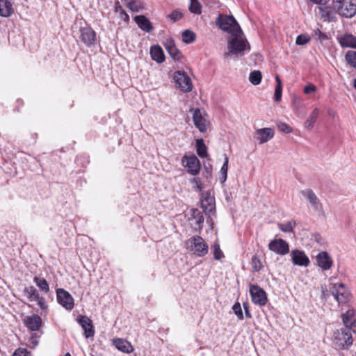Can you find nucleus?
Instances as JSON below:
<instances>
[{
	"label": "nucleus",
	"mask_w": 356,
	"mask_h": 356,
	"mask_svg": "<svg viewBox=\"0 0 356 356\" xmlns=\"http://www.w3.org/2000/svg\"><path fill=\"white\" fill-rule=\"evenodd\" d=\"M216 24L223 31L230 33L227 42L228 52L225 57L243 56L245 49H250V45L246 39L243 38V31L232 15L220 14L216 21Z\"/></svg>",
	"instance_id": "obj_1"
},
{
	"label": "nucleus",
	"mask_w": 356,
	"mask_h": 356,
	"mask_svg": "<svg viewBox=\"0 0 356 356\" xmlns=\"http://www.w3.org/2000/svg\"><path fill=\"white\" fill-rule=\"evenodd\" d=\"M24 323L28 330L38 332L32 333L29 340L28 346L33 349L38 345L39 339L43 334V332L40 330L42 324V318L38 314L27 316L24 318Z\"/></svg>",
	"instance_id": "obj_2"
},
{
	"label": "nucleus",
	"mask_w": 356,
	"mask_h": 356,
	"mask_svg": "<svg viewBox=\"0 0 356 356\" xmlns=\"http://www.w3.org/2000/svg\"><path fill=\"white\" fill-rule=\"evenodd\" d=\"M332 6L337 13L346 18L356 15V0H332Z\"/></svg>",
	"instance_id": "obj_3"
},
{
	"label": "nucleus",
	"mask_w": 356,
	"mask_h": 356,
	"mask_svg": "<svg viewBox=\"0 0 356 356\" xmlns=\"http://www.w3.org/2000/svg\"><path fill=\"white\" fill-rule=\"evenodd\" d=\"M182 165L187 168L188 173L192 175H197L200 170V162L197 157L193 154L191 156H184L181 159Z\"/></svg>",
	"instance_id": "obj_4"
},
{
	"label": "nucleus",
	"mask_w": 356,
	"mask_h": 356,
	"mask_svg": "<svg viewBox=\"0 0 356 356\" xmlns=\"http://www.w3.org/2000/svg\"><path fill=\"white\" fill-rule=\"evenodd\" d=\"M191 250L198 257H204L208 253V245L204 240L200 236H195L189 239Z\"/></svg>",
	"instance_id": "obj_5"
},
{
	"label": "nucleus",
	"mask_w": 356,
	"mask_h": 356,
	"mask_svg": "<svg viewBox=\"0 0 356 356\" xmlns=\"http://www.w3.org/2000/svg\"><path fill=\"white\" fill-rule=\"evenodd\" d=\"M252 301L258 305L264 306L266 304L268 298L265 291L257 284H252L250 288Z\"/></svg>",
	"instance_id": "obj_6"
},
{
	"label": "nucleus",
	"mask_w": 356,
	"mask_h": 356,
	"mask_svg": "<svg viewBox=\"0 0 356 356\" xmlns=\"http://www.w3.org/2000/svg\"><path fill=\"white\" fill-rule=\"evenodd\" d=\"M58 302L67 310L71 311L74 306V298L72 295L63 289L56 290Z\"/></svg>",
	"instance_id": "obj_7"
},
{
	"label": "nucleus",
	"mask_w": 356,
	"mask_h": 356,
	"mask_svg": "<svg viewBox=\"0 0 356 356\" xmlns=\"http://www.w3.org/2000/svg\"><path fill=\"white\" fill-rule=\"evenodd\" d=\"M350 330L346 327L339 330L334 333L337 343L343 348H347L353 344V337Z\"/></svg>",
	"instance_id": "obj_8"
},
{
	"label": "nucleus",
	"mask_w": 356,
	"mask_h": 356,
	"mask_svg": "<svg viewBox=\"0 0 356 356\" xmlns=\"http://www.w3.org/2000/svg\"><path fill=\"white\" fill-rule=\"evenodd\" d=\"M81 41L90 47L94 45L97 40L96 32L90 26L81 27L79 29Z\"/></svg>",
	"instance_id": "obj_9"
},
{
	"label": "nucleus",
	"mask_w": 356,
	"mask_h": 356,
	"mask_svg": "<svg viewBox=\"0 0 356 356\" xmlns=\"http://www.w3.org/2000/svg\"><path fill=\"white\" fill-rule=\"evenodd\" d=\"M173 79L179 88L184 92H190L192 90V83L190 77L185 72L177 71L174 74Z\"/></svg>",
	"instance_id": "obj_10"
},
{
	"label": "nucleus",
	"mask_w": 356,
	"mask_h": 356,
	"mask_svg": "<svg viewBox=\"0 0 356 356\" xmlns=\"http://www.w3.org/2000/svg\"><path fill=\"white\" fill-rule=\"evenodd\" d=\"M331 292L339 303H345L349 298L350 293L343 283L334 284L331 289Z\"/></svg>",
	"instance_id": "obj_11"
},
{
	"label": "nucleus",
	"mask_w": 356,
	"mask_h": 356,
	"mask_svg": "<svg viewBox=\"0 0 356 356\" xmlns=\"http://www.w3.org/2000/svg\"><path fill=\"white\" fill-rule=\"evenodd\" d=\"M268 248L270 250L280 255H285L289 252V245L282 238L271 241L268 243Z\"/></svg>",
	"instance_id": "obj_12"
},
{
	"label": "nucleus",
	"mask_w": 356,
	"mask_h": 356,
	"mask_svg": "<svg viewBox=\"0 0 356 356\" xmlns=\"http://www.w3.org/2000/svg\"><path fill=\"white\" fill-rule=\"evenodd\" d=\"M193 120L194 124L198 130L204 133L207 130V121L204 117V112L201 111L200 108L195 109L193 114Z\"/></svg>",
	"instance_id": "obj_13"
},
{
	"label": "nucleus",
	"mask_w": 356,
	"mask_h": 356,
	"mask_svg": "<svg viewBox=\"0 0 356 356\" xmlns=\"http://www.w3.org/2000/svg\"><path fill=\"white\" fill-rule=\"evenodd\" d=\"M318 14L324 22H336L337 12L331 6H318Z\"/></svg>",
	"instance_id": "obj_14"
},
{
	"label": "nucleus",
	"mask_w": 356,
	"mask_h": 356,
	"mask_svg": "<svg viewBox=\"0 0 356 356\" xmlns=\"http://www.w3.org/2000/svg\"><path fill=\"white\" fill-rule=\"evenodd\" d=\"M317 265L323 270H327L331 268L333 264V260L325 251L320 252L316 257Z\"/></svg>",
	"instance_id": "obj_15"
},
{
	"label": "nucleus",
	"mask_w": 356,
	"mask_h": 356,
	"mask_svg": "<svg viewBox=\"0 0 356 356\" xmlns=\"http://www.w3.org/2000/svg\"><path fill=\"white\" fill-rule=\"evenodd\" d=\"M291 256L294 265L299 266H307L310 263L309 257L303 251L293 250L291 252Z\"/></svg>",
	"instance_id": "obj_16"
},
{
	"label": "nucleus",
	"mask_w": 356,
	"mask_h": 356,
	"mask_svg": "<svg viewBox=\"0 0 356 356\" xmlns=\"http://www.w3.org/2000/svg\"><path fill=\"white\" fill-rule=\"evenodd\" d=\"M302 195L308 200L312 208L316 211H321L323 209L322 204L319 199L312 189H305L301 191Z\"/></svg>",
	"instance_id": "obj_17"
},
{
	"label": "nucleus",
	"mask_w": 356,
	"mask_h": 356,
	"mask_svg": "<svg viewBox=\"0 0 356 356\" xmlns=\"http://www.w3.org/2000/svg\"><path fill=\"white\" fill-rule=\"evenodd\" d=\"M342 321L347 329L356 332V315L353 309H348L342 314Z\"/></svg>",
	"instance_id": "obj_18"
},
{
	"label": "nucleus",
	"mask_w": 356,
	"mask_h": 356,
	"mask_svg": "<svg viewBox=\"0 0 356 356\" xmlns=\"http://www.w3.org/2000/svg\"><path fill=\"white\" fill-rule=\"evenodd\" d=\"M165 48L170 57L175 60H179L182 57L181 52L177 48L175 42L172 38L166 40Z\"/></svg>",
	"instance_id": "obj_19"
},
{
	"label": "nucleus",
	"mask_w": 356,
	"mask_h": 356,
	"mask_svg": "<svg viewBox=\"0 0 356 356\" xmlns=\"http://www.w3.org/2000/svg\"><path fill=\"white\" fill-rule=\"evenodd\" d=\"M79 323L84 330V334L86 338L92 337L95 334L94 327L92 321L87 316H81Z\"/></svg>",
	"instance_id": "obj_20"
},
{
	"label": "nucleus",
	"mask_w": 356,
	"mask_h": 356,
	"mask_svg": "<svg viewBox=\"0 0 356 356\" xmlns=\"http://www.w3.org/2000/svg\"><path fill=\"white\" fill-rule=\"evenodd\" d=\"M274 134V130L271 128H262L256 131L257 139L261 144L270 140L273 138Z\"/></svg>",
	"instance_id": "obj_21"
},
{
	"label": "nucleus",
	"mask_w": 356,
	"mask_h": 356,
	"mask_svg": "<svg viewBox=\"0 0 356 356\" xmlns=\"http://www.w3.org/2000/svg\"><path fill=\"white\" fill-rule=\"evenodd\" d=\"M134 22L140 29L147 33L151 32L153 29L151 22L145 15L136 16Z\"/></svg>",
	"instance_id": "obj_22"
},
{
	"label": "nucleus",
	"mask_w": 356,
	"mask_h": 356,
	"mask_svg": "<svg viewBox=\"0 0 356 356\" xmlns=\"http://www.w3.org/2000/svg\"><path fill=\"white\" fill-rule=\"evenodd\" d=\"M338 40L342 47H350L356 49V37L350 33H346L338 37Z\"/></svg>",
	"instance_id": "obj_23"
},
{
	"label": "nucleus",
	"mask_w": 356,
	"mask_h": 356,
	"mask_svg": "<svg viewBox=\"0 0 356 356\" xmlns=\"http://www.w3.org/2000/svg\"><path fill=\"white\" fill-rule=\"evenodd\" d=\"M113 343L118 350L123 353H130L134 350V348L131 343L125 339L120 338L115 339L113 340Z\"/></svg>",
	"instance_id": "obj_24"
},
{
	"label": "nucleus",
	"mask_w": 356,
	"mask_h": 356,
	"mask_svg": "<svg viewBox=\"0 0 356 356\" xmlns=\"http://www.w3.org/2000/svg\"><path fill=\"white\" fill-rule=\"evenodd\" d=\"M151 58L157 63H162L165 61V54L162 48L159 45H153L149 51Z\"/></svg>",
	"instance_id": "obj_25"
},
{
	"label": "nucleus",
	"mask_w": 356,
	"mask_h": 356,
	"mask_svg": "<svg viewBox=\"0 0 356 356\" xmlns=\"http://www.w3.org/2000/svg\"><path fill=\"white\" fill-rule=\"evenodd\" d=\"M13 13V5L9 0H0V16L8 17Z\"/></svg>",
	"instance_id": "obj_26"
},
{
	"label": "nucleus",
	"mask_w": 356,
	"mask_h": 356,
	"mask_svg": "<svg viewBox=\"0 0 356 356\" xmlns=\"http://www.w3.org/2000/svg\"><path fill=\"white\" fill-rule=\"evenodd\" d=\"M23 295L30 302L34 301L40 296L39 292L33 286H26L23 290Z\"/></svg>",
	"instance_id": "obj_27"
},
{
	"label": "nucleus",
	"mask_w": 356,
	"mask_h": 356,
	"mask_svg": "<svg viewBox=\"0 0 356 356\" xmlns=\"http://www.w3.org/2000/svg\"><path fill=\"white\" fill-rule=\"evenodd\" d=\"M126 6L134 13H138L145 9V5L141 0H130L127 2Z\"/></svg>",
	"instance_id": "obj_28"
},
{
	"label": "nucleus",
	"mask_w": 356,
	"mask_h": 356,
	"mask_svg": "<svg viewBox=\"0 0 356 356\" xmlns=\"http://www.w3.org/2000/svg\"><path fill=\"white\" fill-rule=\"evenodd\" d=\"M191 216V219L195 220V224L198 227L199 229H202L204 220L202 212L198 209H192Z\"/></svg>",
	"instance_id": "obj_29"
},
{
	"label": "nucleus",
	"mask_w": 356,
	"mask_h": 356,
	"mask_svg": "<svg viewBox=\"0 0 356 356\" xmlns=\"http://www.w3.org/2000/svg\"><path fill=\"white\" fill-rule=\"evenodd\" d=\"M318 109L315 108L305 122V127L306 129L311 130L314 127V125L318 118Z\"/></svg>",
	"instance_id": "obj_30"
},
{
	"label": "nucleus",
	"mask_w": 356,
	"mask_h": 356,
	"mask_svg": "<svg viewBox=\"0 0 356 356\" xmlns=\"http://www.w3.org/2000/svg\"><path fill=\"white\" fill-rule=\"evenodd\" d=\"M33 282L41 291L45 293L49 291V284L44 278L35 276L33 277Z\"/></svg>",
	"instance_id": "obj_31"
},
{
	"label": "nucleus",
	"mask_w": 356,
	"mask_h": 356,
	"mask_svg": "<svg viewBox=\"0 0 356 356\" xmlns=\"http://www.w3.org/2000/svg\"><path fill=\"white\" fill-rule=\"evenodd\" d=\"M196 152L201 158H207L208 156L207 148L203 139H197L196 140Z\"/></svg>",
	"instance_id": "obj_32"
},
{
	"label": "nucleus",
	"mask_w": 356,
	"mask_h": 356,
	"mask_svg": "<svg viewBox=\"0 0 356 356\" xmlns=\"http://www.w3.org/2000/svg\"><path fill=\"white\" fill-rule=\"evenodd\" d=\"M228 163H229V158L225 154V161L220 168V177L219 178L220 183L223 184L226 181L227 178V171H228Z\"/></svg>",
	"instance_id": "obj_33"
},
{
	"label": "nucleus",
	"mask_w": 356,
	"mask_h": 356,
	"mask_svg": "<svg viewBox=\"0 0 356 356\" xmlns=\"http://www.w3.org/2000/svg\"><path fill=\"white\" fill-rule=\"evenodd\" d=\"M276 86L274 93V100L277 102H280L282 99V81L279 76H275Z\"/></svg>",
	"instance_id": "obj_34"
},
{
	"label": "nucleus",
	"mask_w": 356,
	"mask_h": 356,
	"mask_svg": "<svg viewBox=\"0 0 356 356\" xmlns=\"http://www.w3.org/2000/svg\"><path fill=\"white\" fill-rule=\"evenodd\" d=\"M182 40L186 44H191L195 41L196 35L195 33L191 30H185L181 34Z\"/></svg>",
	"instance_id": "obj_35"
},
{
	"label": "nucleus",
	"mask_w": 356,
	"mask_h": 356,
	"mask_svg": "<svg viewBox=\"0 0 356 356\" xmlns=\"http://www.w3.org/2000/svg\"><path fill=\"white\" fill-rule=\"evenodd\" d=\"M114 11L115 13H118L120 15V17L122 20L125 22H128L129 20V15L124 10L122 6L120 4L119 1L115 2Z\"/></svg>",
	"instance_id": "obj_36"
},
{
	"label": "nucleus",
	"mask_w": 356,
	"mask_h": 356,
	"mask_svg": "<svg viewBox=\"0 0 356 356\" xmlns=\"http://www.w3.org/2000/svg\"><path fill=\"white\" fill-rule=\"evenodd\" d=\"M261 79L262 74L261 72L259 70H254L250 72L249 76L250 82L254 86L259 84L261 83Z\"/></svg>",
	"instance_id": "obj_37"
},
{
	"label": "nucleus",
	"mask_w": 356,
	"mask_h": 356,
	"mask_svg": "<svg viewBox=\"0 0 356 356\" xmlns=\"http://www.w3.org/2000/svg\"><path fill=\"white\" fill-rule=\"evenodd\" d=\"M296 225L295 220H291L286 223H279L278 227L283 232H292Z\"/></svg>",
	"instance_id": "obj_38"
},
{
	"label": "nucleus",
	"mask_w": 356,
	"mask_h": 356,
	"mask_svg": "<svg viewBox=\"0 0 356 356\" xmlns=\"http://www.w3.org/2000/svg\"><path fill=\"white\" fill-rule=\"evenodd\" d=\"M347 63L356 69V51L350 50L345 55Z\"/></svg>",
	"instance_id": "obj_39"
},
{
	"label": "nucleus",
	"mask_w": 356,
	"mask_h": 356,
	"mask_svg": "<svg viewBox=\"0 0 356 356\" xmlns=\"http://www.w3.org/2000/svg\"><path fill=\"white\" fill-rule=\"evenodd\" d=\"M189 10L194 14L200 15L202 13V6L198 0H190Z\"/></svg>",
	"instance_id": "obj_40"
},
{
	"label": "nucleus",
	"mask_w": 356,
	"mask_h": 356,
	"mask_svg": "<svg viewBox=\"0 0 356 356\" xmlns=\"http://www.w3.org/2000/svg\"><path fill=\"white\" fill-rule=\"evenodd\" d=\"M251 266L253 271L259 272L261 270L263 266L259 257L257 255H254L251 259Z\"/></svg>",
	"instance_id": "obj_41"
},
{
	"label": "nucleus",
	"mask_w": 356,
	"mask_h": 356,
	"mask_svg": "<svg viewBox=\"0 0 356 356\" xmlns=\"http://www.w3.org/2000/svg\"><path fill=\"white\" fill-rule=\"evenodd\" d=\"M211 198H206L204 200H202V207L204 213H210L214 210L213 206L211 204Z\"/></svg>",
	"instance_id": "obj_42"
},
{
	"label": "nucleus",
	"mask_w": 356,
	"mask_h": 356,
	"mask_svg": "<svg viewBox=\"0 0 356 356\" xmlns=\"http://www.w3.org/2000/svg\"><path fill=\"white\" fill-rule=\"evenodd\" d=\"M311 40L309 35L307 34H300L297 36L296 40V44L297 45H305L307 44Z\"/></svg>",
	"instance_id": "obj_43"
},
{
	"label": "nucleus",
	"mask_w": 356,
	"mask_h": 356,
	"mask_svg": "<svg viewBox=\"0 0 356 356\" xmlns=\"http://www.w3.org/2000/svg\"><path fill=\"white\" fill-rule=\"evenodd\" d=\"M183 17V13L179 10H174L168 18L170 19L172 22H176Z\"/></svg>",
	"instance_id": "obj_44"
},
{
	"label": "nucleus",
	"mask_w": 356,
	"mask_h": 356,
	"mask_svg": "<svg viewBox=\"0 0 356 356\" xmlns=\"http://www.w3.org/2000/svg\"><path fill=\"white\" fill-rule=\"evenodd\" d=\"M312 36L321 42L327 39L325 33H323L319 29L313 30Z\"/></svg>",
	"instance_id": "obj_45"
},
{
	"label": "nucleus",
	"mask_w": 356,
	"mask_h": 356,
	"mask_svg": "<svg viewBox=\"0 0 356 356\" xmlns=\"http://www.w3.org/2000/svg\"><path fill=\"white\" fill-rule=\"evenodd\" d=\"M232 310L239 320H243L244 318L241 306L238 302L234 303L232 307Z\"/></svg>",
	"instance_id": "obj_46"
},
{
	"label": "nucleus",
	"mask_w": 356,
	"mask_h": 356,
	"mask_svg": "<svg viewBox=\"0 0 356 356\" xmlns=\"http://www.w3.org/2000/svg\"><path fill=\"white\" fill-rule=\"evenodd\" d=\"M213 248L214 250L213 258L216 260L221 259L224 257V254L222 251L220 250V245L218 243H214Z\"/></svg>",
	"instance_id": "obj_47"
},
{
	"label": "nucleus",
	"mask_w": 356,
	"mask_h": 356,
	"mask_svg": "<svg viewBox=\"0 0 356 356\" xmlns=\"http://www.w3.org/2000/svg\"><path fill=\"white\" fill-rule=\"evenodd\" d=\"M278 129L285 134H289L292 131V128L284 122H279L277 123Z\"/></svg>",
	"instance_id": "obj_48"
},
{
	"label": "nucleus",
	"mask_w": 356,
	"mask_h": 356,
	"mask_svg": "<svg viewBox=\"0 0 356 356\" xmlns=\"http://www.w3.org/2000/svg\"><path fill=\"white\" fill-rule=\"evenodd\" d=\"M34 301L37 302L38 305L42 310H44L47 308V304L44 297L39 296L38 298H36Z\"/></svg>",
	"instance_id": "obj_49"
},
{
	"label": "nucleus",
	"mask_w": 356,
	"mask_h": 356,
	"mask_svg": "<svg viewBox=\"0 0 356 356\" xmlns=\"http://www.w3.org/2000/svg\"><path fill=\"white\" fill-rule=\"evenodd\" d=\"M13 356H31V353L25 348H19L15 350Z\"/></svg>",
	"instance_id": "obj_50"
},
{
	"label": "nucleus",
	"mask_w": 356,
	"mask_h": 356,
	"mask_svg": "<svg viewBox=\"0 0 356 356\" xmlns=\"http://www.w3.org/2000/svg\"><path fill=\"white\" fill-rule=\"evenodd\" d=\"M293 104L296 108H299L303 106L302 99L300 97L295 96L293 98Z\"/></svg>",
	"instance_id": "obj_51"
},
{
	"label": "nucleus",
	"mask_w": 356,
	"mask_h": 356,
	"mask_svg": "<svg viewBox=\"0 0 356 356\" xmlns=\"http://www.w3.org/2000/svg\"><path fill=\"white\" fill-rule=\"evenodd\" d=\"M316 90V87L314 84H312V83L307 85L304 88V92L306 95L310 94L311 92H315Z\"/></svg>",
	"instance_id": "obj_52"
},
{
	"label": "nucleus",
	"mask_w": 356,
	"mask_h": 356,
	"mask_svg": "<svg viewBox=\"0 0 356 356\" xmlns=\"http://www.w3.org/2000/svg\"><path fill=\"white\" fill-rule=\"evenodd\" d=\"M243 309H244V311H245V315L247 318H252V315H251V313H250V309H249V304L248 302H243Z\"/></svg>",
	"instance_id": "obj_53"
},
{
	"label": "nucleus",
	"mask_w": 356,
	"mask_h": 356,
	"mask_svg": "<svg viewBox=\"0 0 356 356\" xmlns=\"http://www.w3.org/2000/svg\"><path fill=\"white\" fill-rule=\"evenodd\" d=\"M313 3L325 5L330 0H309Z\"/></svg>",
	"instance_id": "obj_54"
},
{
	"label": "nucleus",
	"mask_w": 356,
	"mask_h": 356,
	"mask_svg": "<svg viewBox=\"0 0 356 356\" xmlns=\"http://www.w3.org/2000/svg\"><path fill=\"white\" fill-rule=\"evenodd\" d=\"M122 1H123L125 3V4L127 5V2H129L130 0H122Z\"/></svg>",
	"instance_id": "obj_55"
},
{
	"label": "nucleus",
	"mask_w": 356,
	"mask_h": 356,
	"mask_svg": "<svg viewBox=\"0 0 356 356\" xmlns=\"http://www.w3.org/2000/svg\"><path fill=\"white\" fill-rule=\"evenodd\" d=\"M65 356H71V355L70 353H65Z\"/></svg>",
	"instance_id": "obj_56"
},
{
	"label": "nucleus",
	"mask_w": 356,
	"mask_h": 356,
	"mask_svg": "<svg viewBox=\"0 0 356 356\" xmlns=\"http://www.w3.org/2000/svg\"><path fill=\"white\" fill-rule=\"evenodd\" d=\"M91 356H95V355H91Z\"/></svg>",
	"instance_id": "obj_57"
}]
</instances>
